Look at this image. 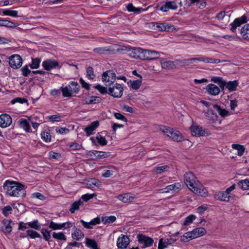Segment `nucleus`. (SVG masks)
<instances>
[{
    "mask_svg": "<svg viewBox=\"0 0 249 249\" xmlns=\"http://www.w3.org/2000/svg\"><path fill=\"white\" fill-rule=\"evenodd\" d=\"M111 169L104 170L102 173V176L104 178L110 177L113 174L114 170H116V168L114 166H111Z\"/></svg>",
    "mask_w": 249,
    "mask_h": 249,
    "instance_id": "864d4df0",
    "label": "nucleus"
},
{
    "mask_svg": "<svg viewBox=\"0 0 249 249\" xmlns=\"http://www.w3.org/2000/svg\"><path fill=\"white\" fill-rule=\"evenodd\" d=\"M53 238L57 240L66 241L67 239L66 236L63 232H53Z\"/></svg>",
    "mask_w": 249,
    "mask_h": 249,
    "instance_id": "603ef678",
    "label": "nucleus"
},
{
    "mask_svg": "<svg viewBox=\"0 0 249 249\" xmlns=\"http://www.w3.org/2000/svg\"><path fill=\"white\" fill-rule=\"evenodd\" d=\"M87 155L93 159H102L107 158L109 156V153L103 151L93 150L89 151Z\"/></svg>",
    "mask_w": 249,
    "mask_h": 249,
    "instance_id": "4468645a",
    "label": "nucleus"
},
{
    "mask_svg": "<svg viewBox=\"0 0 249 249\" xmlns=\"http://www.w3.org/2000/svg\"><path fill=\"white\" fill-rule=\"evenodd\" d=\"M127 9L129 12H134L137 13L141 12L140 8L135 7L132 3H129L127 6Z\"/></svg>",
    "mask_w": 249,
    "mask_h": 249,
    "instance_id": "13d9d810",
    "label": "nucleus"
},
{
    "mask_svg": "<svg viewBox=\"0 0 249 249\" xmlns=\"http://www.w3.org/2000/svg\"><path fill=\"white\" fill-rule=\"evenodd\" d=\"M9 64L13 69H18L22 64V59L19 55L13 54L9 57Z\"/></svg>",
    "mask_w": 249,
    "mask_h": 249,
    "instance_id": "9d476101",
    "label": "nucleus"
},
{
    "mask_svg": "<svg viewBox=\"0 0 249 249\" xmlns=\"http://www.w3.org/2000/svg\"><path fill=\"white\" fill-rule=\"evenodd\" d=\"M41 59L38 58H33L32 63L30 65V67L32 69H36L39 68Z\"/></svg>",
    "mask_w": 249,
    "mask_h": 249,
    "instance_id": "5fc2aeb1",
    "label": "nucleus"
},
{
    "mask_svg": "<svg viewBox=\"0 0 249 249\" xmlns=\"http://www.w3.org/2000/svg\"><path fill=\"white\" fill-rule=\"evenodd\" d=\"M30 123L29 120L23 118L19 119L18 121L19 126L27 132H31Z\"/></svg>",
    "mask_w": 249,
    "mask_h": 249,
    "instance_id": "c756f323",
    "label": "nucleus"
},
{
    "mask_svg": "<svg viewBox=\"0 0 249 249\" xmlns=\"http://www.w3.org/2000/svg\"><path fill=\"white\" fill-rule=\"evenodd\" d=\"M203 112L206 118L210 121L213 123L217 120L218 117L216 113L213 112V110L209 109L204 110Z\"/></svg>",
    "mask_w": 249,
    "mask_h": 249,
    "instance_id": "c85d7f7f",
    "label": "nucleus"
},
{
    "mask_svg": "<svg viewBox=\"0 0 249 249\" xmlns=\"http://www.w3.org/2000/svg\"><path fill=\"white\" fill-rule=\"evenodd\" d=\"M130 243L129 237L126 235L121 234L117 240V246L119 249H126Z\"/></svg>",
    "mask_w": 249,
    "mask_h": 249,
    "instance_id": "9b49d317",
    "label": "nucleus"
},
{
    "mask_svg": "<svg viewBox=\"0 0 249 249\" xmlns=\"http://www.w3.org/2000/svg\"><path fill=\"white\" fill-rule=\"evenodd\" d=\"M72 223L70 222H65L61 224L55 223L53 222H51L50 224V228L53 230H60L62 229H67L72 227Z\"/></svg>",
    "mask_w": 249,
    "mask_h": 249,
    "instance_id": "5701e85b",
    "label": "nucleus"
},
{
    "mask_svg": "<svg viewBox=\"0 0 249 249\" xmlns=\"http://www.w3.org/2000/svg\"><path fill=\"white\" fill-rule=\"evenodd\" d=\"M12 118L7 114H2L0 115V127L6 128L12 124Z\"/></svg>",
    "mask_w": 249,
    "mask_h": 249,
    "instance_id": "2eb2a0df",
    "label": "nucleus"
},
{
    "mask_svg": "<svg viewBox=\"0 0 249 249\" xmlns=\"http://www.w3.org/2000/svg\"><path fill=\"white\" fill-rule=\"evenodd\" d=\"M181 188V184L179 183H177L169 185L166 186L165 188L160 189L159 190V192L162 193H173L174 192L178 191V190L180 189Z\"/></svg>",
    "mask_w": 249,
    "mask_h": 249,
    "instance_id": "f3484780",
    "label": "nucleus"
},
{
    "mask_svg": "<svg viewBox=\"0 0 249 249\" xmlns=\"http://www.w3.org/2000/svg\"><path fill=\"white\" fill-rule=\"evenodd\" d=\"M144 51L140 48H134L130 52L129 54L132 57L143 59Z\"/></svg>",
    "mask_w": 249,
    "mask_h": 249,
    "instance_id": "a878e982",
    "label": "nucleus"
},
{
    "mask_svg": "<svg viewBox=\"0 0 249 249\" xmlns=\"http://www.w3.org/2000/svg\"><path fill=\"white\" fill-rule=\"evenodd\" d=\"M83 205V201L81 200H79L77 201L74 202L71 206L70 209V212L71 213H74L75 211L78 210L81 206Z\"/></svg>",
    "mask_w": 249,
    "mask_h": 249,
    "instance_id": "8fccbe9b",
    "label": "nucleus"
},
{
    "mask_svg": "<svg viewBox=\"0 0 249 249\" xmlns=\"http://www.w3.org/2000/svg\"><path fill=\"white\" fill-rule=\"evenodd\" d=\"M157 10L166 12L169 10H176L178 8L177 3L175 1H168L161 6H157Z\"/></svg>",
    "mask_w": 249,
    "mask_h": 249,
    "instance_id": "ddd939ff",
    "label": "nucleus"
},
{
    "mask_svg": "<svg viewBox=\"0 0 249 249\" xmlns=\"http://www.w3.org/2000/svg\"><path fill=\"white\" fill-rule=\"evenodd\" d=\"M142 81L141 79H138L135 80H129L127 82V85L130 89L134 90L138 89L141 86Z\"/></svg>",
    "mask_w": 249,
    "mask_h": 249,
    "instance_id": "2f4dec72",
    "label": "nucleus"
},
{
    "mask_svg": "<svg viewBox=\"0 0 249 249\" xmlns=\"http://www.w3.org/2000/svg\"><path fill=\"white\" fill-rule=\"evenodd\" d=\"M184 180L185 184L191 191L195 190V187L200 182L195 175L191 172L185 173Z\"/></svg>",
    "mask_w": 249,
    "mask_h": 249,
    "instance_id": "39448f33",
    "label": "nucleus"
},
{
    "mask_svg": "<svg viewBox=\"0 0 249 249\" xmlns=\"http://www.w3.org/2000/svg\"><path fill=\"white\" fill-rule=\"evenodd\" d=\"M27 224H28L30 227L36 230H38L40 228V225L39 224L37 220L29 222Z\"/></svg>",
    "mask_w": 249,
    "mask_h": 249,
    "instance_id": "bf43d9fd",
    "label": "nucleus"
},
{
    "mask_svg": "<svg viewBox=\"0 0 249 249\" xmlns=\"http://www.w3.org/2000/svg\"><path fill=\"white\" fill-rule=\"evenodd\" d=\"M238 85L237 81L234 80L232 81H229L227 82L225 81V84L224 85V88L225 87L230 91H234L236 90L237 87Z\"/></svg>",
    "mask_w": 249,
    "mask_h": 249,
    "instance_id": "72a5a7b5",
    "label": "nucleus"
},
{
    "mask_svg": "<svg viewBox=\"0 0 249 249\" xmlns=\"http://www.w3.org/2000/svg\"><path fill=\"white\" fill-rule=\"evenodd\" d=\"M191 134L194 137H207L211 135L208 129L195 123L193 121L189 127Z\"/></svg>",
    "mask_w": 249,
    "mask_h": 249,
    "instance_id": "20e7f679",
    "label": "nucleus"
},
{
    "mask_svg": "<svg viewBox=\"0 0 249 249\" xmlns=\"http://www.w3.org/2000/svg\"><path fill=\"white\" fill-rule=\"evenodd\" d=\"M85 243L86 246L90 249H99L97 242L93 239L86 238Z\"/></svg>",
    "mask_w": 249,
    "mask_h": 249,
    "instance_id": "4c0bfd02",
    "label": "nucleus"
},
{
    "mask_svg": "<svg viewBox=\"0 0 249 249\" xmlns=\"http://www.w3.org/2000/svg\"><path fill=\"white\" fill-rule=\"evenodd\" d=\"M99 122L98 121H94L91 123V124L86 127L84 129L88 136H90L93 133V131L99 126Z\"/></svg>",
    "mask_w": 249,
    "mask_h": 249,
    "instance_id": "7c9ffc66",
    "label": "nucleus"
},
{
    "mask_svg": "<svg viewBox=\"0 0 249 249\" xmlns=\"http://www.w3.org/2000/svg\"><path fill=\"white\" fill-rule=\"evenodd\" d=\"M160 53L155 51L144 50L143 59L152 60L159 58Z\"/></svg>",
    "mask_w": 249,
    "mask_h": 249,
    "instance_id": "aec40b11",
    "label": "nucleus"
},
{
    "mask_svg": "<svg viewBox=\"0 0 249 249\" xmlns=\"http://www.w3.org/2000/svg\"><path fill=\"white\" fill-rule=\"evenodd\" d=\"M247 20V18L245 15H243L241 18H236L234 19L233 22L231 24V31L234 32L237 27L240 26L242 24L246 23Z\"/></svg>",
    "mask_w": 249,
    "mask_h": 249,
    "instance_id": "4be33fe9",
    "label": "nucleus"
},
{
    "mask_svg": "<svg viewBox=\"0 0 249 249\" xmlns=\"http://www.w3.org/2000/svg\"><path fill=\"white\" fill-rule=\"evenodd\" d=\"M231 148L237 151V155L240 157L244 154L245 151V147L243 145L238 144H232Z\"/></svg>",
    "mask_w": 249,
    "mask_h": 249,
    "instance_id": "37998d69",
    "label": "nucleus"
},
{
    "mask_svg": "<svg viewBox=\"0 0 249 249\" xmlns=\"http://www.w3.org/2000/svg\"><path fill=\"white\" fill-rule=\"evenodd\" d=\"M160 63L162 69H173L176 66L175 62L172 61H164L161 59Z\"/></svg>",
    "mask_w": 249,
    "mask_h": 249,
    "instance_id": "ea45409f",
    "label": "nucleus"
},
{
    "mask_svg": "<svg viewBox=\"0 0 249 249\" xmlns=\"http://www.w3.org/2000/svg\"><path fill=\"white\" fill-rule=\"evenodd\" d=\"M18 25L12 21L0 18V26H4L9 28H14L16 27Z\"/></svg>",
    "mask_w": 249,
    "mask_h": 249,
    "instance_id": "58836bf2",
    "label": "nucleus"
},
{
    "mask_svg": "<svg viewBox=\"0 0 249 249\" xmlns=\"http://www.w3.org/2000/svg\"><path fill=\"white\" fill-rule=\"evenodd\" d=\"M96 139L98 143L101 145H105L107 144V141L105 138L101 135H99L97 136Z\"/></svg>",
    "mask_w": 249,
    "mask_h": 249,
    "instance_id": "052dcab7",
    "label": "nucleus"
},
{
    "mask_svg": "<svg viewBox=\"0 0 249 249\" xmlns=\"http://www.w3.org/2000/svg\"><path fill=\"white\" fill-rule=\"evenodd\" d=\"M12 221L9 219H4L1 224L0 228L2 231L9 233L12 231Z\"/></svg>",
    "mask_w": 249,
    "mask_h": 249,
    "instance_id": "cd10ccee",
    "label": "nucleus"
},
{
    "mask_svg": "<svg viewBox=\"0 0 249 249\" xmlns=\"http://www.w3.org/2000/svg\"><path fill=\"white\" fill-rule=\"evenodd\" d=\"M58 63L53 59H47L42 62V66L47 71H50L58 67Z\"/></svg>",
    "mask_w": 249,
    "mask_h": 249,
    "instance_id": "a211bd4d",
    "label": "nucleus"
},
{
    "mask_svg": "<svg viewBox=\"0 0 249 249\" xmlns=\"http://www.w3.org/2000/svg\"><path fill=\"white\" fill-rule=\"evenodd\" d=\"M84 236V233L79 229H76L72 234L73 239L78 241L83 239Z\"/></svg>",
    "mask_w": 249,
    "mask_h": 249,
    "instance_id": "49530a36",
    "label": "nucleus"
},
{
    "mask_svg": "<svg viewBox=\"0 0 249 249\" xmlns=\"http://www.w3.org/2000/svg\"><path fill=\"white\" fill-rule=\"evenodd\" d=\"M118 199L124 202L128 203L133 201L136 198L134 194L130 193H125L122 195H119L117 196Z\"/></svg>",
    "mask_w": 249,
    "mask_h": 249,
    "instance_id": "b1692460",
    "label": "nucleus"
},
{
    "mask_svg": "<svg viewBox=\"0 0 249 249\" xmlns=\"http://www.w3.org/2000/svg\"><path fill=\"white\" fill-rule=\"evenodd\" d=\"M81 222L85 228L87 229H92L93 226L100 223V219H93L89 222H87L83 220H81Z\"/></svg>",
    "mask_w": 249,
    "mask_h": 249,
    "instance_id": "f704fd0d",
    "label": "nucleus"
},
{
    "mask_svg": "<svg viewBox=\"0 0 249 249\" xmlns=\"http://www.w3.org/2000/svg\"><path fill=\"white\" fill-rule=\"evenodd\" d=\"M195 188V190H193L192 192L196 194L203 197H206L208 196V192L207 189L200 182Z\"/></svg>",
    "mask_w": 249,
    "mask_h": 249,
    "instance_id": "412c9836",
    "label": "nucleus"
},
{
    "mask_svg": "<svg viewBox=\"0 0 249 249\" xmlns=\"http://www.w3.org/2000/svg\"><path fill=\"white\" fill-rule=\"evenodd\" d=\"M168 166L167 165H163L155 167L154 169V172L156 174H160L167 170Z\"/></svg>",
    "mask_w": 249,
    "mask_h": 249,
    "instance_id": "4d7b16f0",
    "label": "nucleus"
},
{
    "mask_svg": "<svg viewBox=\"0 0 249 249\" xmlns=\"http://www.w3.org/2000/svg\"><path fill=\"white\" fill-rule=\"evenodd\" d=\"M213 107L218 113L219 115L222 118H225L231 115V113H230L229 111H228L225 108H222L217 105H213Z\"/></svg>",
    "mask_w": 249,
    "mask_h": 249,
    "instance_id": "473e14b6",
    "label": "nucleus"
},
{
    "mask_svg": "<svg viewBox=\"0 0 249 249\" xmlns=\"http://www.w3.org/2000/svg\"><path fill=\"white\" fill-rule=\"evenodd\" d=\"M2 14L4 16H9L12 17H18V12L17 10H13L9 9H4L2 11Z\"/></svg>",
    "mask_w": 249,
    "mask_h": 249,
    "instance_id": "de8ad7c7",
    "label": "nucleus"
},
{
    "mask_svg": "<svg viewBox=\"0 0 249 249\" xmlns=\"http://www.w3.org/2000/svg\"><path fill=\"white\" fill-rule=\"evenodd\" d=\"M55 131L57 133L65 135L69 132V129L63 127H56L55 129Z\"/></svg>",
    "mask_w": 249,
    "mask_h": 249,
    "instance_id": "0e129e2a",
    "label": "nucleus"
},
{
    "mask_svg": "<svg viewBox=\"0 0 249 249\" xmlns=\"http://www.w3.org/2000/svg\"><path fill=\"white\" fill-rule=\"evenodd\" d=\"M12 209L10 206H6L2 209V213L5 216H8L11 213Z\"/></svg>",
    "mask_w": 249,
    "mask_h": 249,
    "instance_id": "69168bd1",
    "label": "nucleus"
},
{
    "mask_svg": "<svg viewBox=\"0 0 249 249\" xmlns=\"http://www.w3.org/2000/svg\"><path fill=\"white\" fill-rule=\"evenodd\" d=\"M21 71L22 72V74L24 76H27L31 72L27 65L23 66L21 69Z\"/></svg>",
    "mask_w": 249,
    "mask_h": 249,
    "instance_id": "774afa93",
    "label": "nucleus"
},
{
    "mask_svg": "<svg viewBox=\"0 0 249 249\" xmlns=\"http://www.w3.org/2000/svg\"><path fill=\"white\" fill-rule=\"evenodd\" d=\"M3 186L6 195L9 196L23 197L26 195L25 185L18 182L7 180Z\"/></svg>",
    "mask_w": 249,
    "mask_h": 249,
    "instance_id": "f257e3e1",
    "label": "nucleus"
},
{
    "mask_svg": "<svg viewBox=\"0 0 249 249\" xmlns=\"http://www.w3.org/2000/svg\"><path fill=\"white\" fill-rule=\"evenodd\" d=\"M116 74L111 71H107L102 76V81L106 86H110L116 80Z\"/></svg>",
    "mask_w": 249,
    "mask_h": 249,
    "instance_id": "0eeeda50",
    "label": "nucleus"
},
{
    "mask_svg": "<svg viewBox=\"0 0 249 249\" xmlns=\"http://www.w3.org/2000/svg\"><path fill=\"white\" fill-rule=\"evenodd\" d=\"M123 91L122 85L118 83L108 88V94L115 98H120L123 95Z\"/></svg>",
    "mask_w": 249,
    "mask_h": 249,
    "instance_id": "6e6552de",
    "label": "nucleus"
},
{
    "mask_svg": "<svg viewBox=\"0 0 249 249\" xmlns=\"http://www.w3.org/2000/svg\"><path fill=\"white\" fill-rule=\"evenodd\" d=\"M195 238H198L204 235L206 231L203 228H198L192 231Z\"/></svg>",
    "mask_w": 249,
    "mask_h": 249,
    "instance_id": "c03bdc74",
    "label": "nucleus"
},
{
    "mask_svg": "<svg viewBox=\"0 0 249 249\" xmlns=\"http://www.w3.org/2000/svg\"><path fill=\"white\" fill-rule=\"evenodd\" d=\"M94 52L99 54H107L112 51L110 47H99L94 49Z\"/></svg>",
    "mask_w": 249,
    "mask_h": 249,
    "instance_id": "a19ab883",
    "label": "nucleus"
},
{
    "mask_svg": "<svg viewBox=\"0 0 249 249\" xmlns=\"http://www.w3.org/2000/svg\"><path fill=\"white\" fill-rule=\"evenodd\" d=\"M137 238L139 243L142 246V248L150 247L154 243V240L152 238L142 234H138Z\"/></svg>",
    "mask_w": 249,
    "mask_h": 249,
    "instance_id": "1a4fd4ad",
    "label": "nucleus"
},
{
    "mask_svg": "<svg viewBox=\"0 0 249 249\" xmlns=\"http://www.w3.org/2000/svg\"><path fill=\"white\" fill-rule=\"evenodd\" d=\"M49 156L50 159L58 160L61 158L60 154L52 151L49 152Z\"/></svg>",
    "mask_w": 249,
    "mask_h": 249,
    "instance_id": "e2e57ef3",
    "label": "nucleus"
},
{
    "mask_svg": "<svg viewBox=\"0 0 249 249\" xmlns=\"http://www.w3.org/2000/svg\"><path fill=\"white\" fill-rule=\"evenodd\" d=\"M94 89H97L102 94H108V88L103 86L100 84H97L94 85L93 87Z\"/></svg>",
    "mask_w": 249,
    "mask_h": 249,
    "instance_id": "3c124183",
    "label": "nucleus"
},
{
    "mask_svg": "<svg viewBox=\"0 0 249 249\" xmlns=\"http://www.w3.org/2000/svg\"><path fill=\"white\" fill-rule=\"evenodd\" d=\"M87 77L90 80H93L95 77L92 68L89 67L87 69Z\"/></svg>",
    "mask_w": 249,
    "mask_h": 249,
    "instance_id": "6e6d98bb",
    "label": "nucleus"
},
{
    "mask_svg": "<svg viewBox=\"0 0 249 249\" xmlns=\"http://www.w3.org/2000/svg\"><path fill=\"white\" fill-rule=\"evenodd\" d=\"M27 102V100L26 99L19 98V97L14 98L11 101V103L12 104H14L16 103H19L20 104H23V103H26Z\"/></svg>",
    "mask_w": 249,
    "mask_h": 249,
    "instance_id": "680f3d73",
    "label": "nucleus"
},
{
    "mask_svg": "<svg viewBox=\"0 0 249 249\" xmlns=\"http://www.w3.org/2000/svg\"><path fill=\"white\" fill-rule=\"evenodd\" d=\"M239 187L243 190H249V179H242L238 182Z\"/></svg>",
    "mask_w": 249,
    "mask_h": 249,
    "instance_id": "a18cd8bd",
    "label": "nucleus"
},
{
    "mask_svg": "<svg viewBox=\"0 0 249 249\" xmlns=\"http://www.w3.org/2000/svg\"><path fill=\"white\" fill-rule=\"evenodd\" d=\"M240 33L244 39H249V24H246L242 27Z\"/></svg>",
    "mask_w": 249,
    "mask_h": 249,
    "instance_id": "79ce46f5",
    "label": "nucleus"
},
{
    "mask_svg": "<svg viewBox=\"0 0 249 249\" xmlns=\"http://www.w3.org/2000/svg\"><path fill=\"white\" fill-rule=\"evenodd\" d=\"M152 24L153 29L159 31L172 32L178 30V27L169 23L154 22Z\"/></svg>",
    "mask_w": 249,
    "mask_h": 249,
    "instance_id": "423d86ee",
    "label": "nucleus"
},
{
    "mask_svg": "<svg viewBox=\"0 0 249 249\" xmlns=\"http://www.w3.org/2000/svg\"><path fill=\"white\" fill-rule=\"evenodd\" d=\"M157 129L174 141L179 142L184 140V138L181 133L178 130L171 127L164 125H159Z\"/></svg>",
    "mask_w": 249,
    "mask_h": 249,
    "instance_id": "f03ea898",
    "label": "nucleus"
},
{
    "mask_svg": "<svg viewBox=\"0 0 249 249\" xmlns=\"http://www.w3.org/2000/svg\"><path fill=\"white\" fill-rule=\"evenodd\" d=\"M211 81L218 84L221 89H224L225 80H224L222 77L219 76H212L211 78Z\"/></svg>",
    "mask_w": 249,
    "mask_h": 249,
    "instance_id": "e433bc0d",
    "label": "nucleus"
},
{
    "mask_svg": "<svg viewBox=\"0 0 249 249\" xmlns=\"http://www.w3.org/2000/svg\"><path fill=\"white\" fill-rule=\"evenodd\" d=\"M71 150H79L81 148V145L75 143V142H71L68 144Z\"/></svg>",
    "mask_w": 249,
    "mask_h": 249,
    "instance_id": "338daca9",
    "label": "nucleus"
},
{
    "mask_svg": "<svg viewBox=\"0 0 249 249\" xmlns=\"http://www.w3.org/2000/svg\"><path fill=\"white\" fill-rule=\"evenodd\" d=\"M176 240L173 238H161L159 240L158 244V249H164L169 245H171L175 243Z\"/></svg>",
    "mask_w": 249,
    "mask_h": 249,
    "instance_id": "dca6fc26",
    "label": "nucleus"
},
{
    "mask_svg": "<svg viewBox=\"0 0 249 249\" xmlns=\"http://www.w3.org/2000/svg\"><path fill=\"white\" fill-rule=\"evenodd\" d=\"M214 198L217 200L226 202L229 201L231 199L225 191H219L215 193L214 195Z\"/></svg>",
    "mask_w": 249,
    "mask_h": 249,
    "instance_id": "bb28decb",
    "label": "nucleus"
},
{
    "mask_svg": "<svg viewBox=\"0 0 249 249\" xmlns=\"http://www.w3.org/2000/svg\"><path fill=\"white\" fill-rule=\"evenodd\" d=\"M87 188L94 190L95 188H98L101 186V181L96 178H90L86 182Z\"/></svg>",
    "mask_w": 249,
    "mask_h": 249,
    "instance_id": "393cba45",
    "label": "nucleus"
},
{
    "mask_svg": "<svg viewBox=\"0 0 249 249\" xmlns=\"http://www.w3.org/2000/svg\"><path fill=\"white\" fill-rule=\"evenodd\" d=\"M196 60L210 63H218L220 62V60L218 59H214L212 58L202 57L200 58H194L185 60L183 62V63L184 64L189 65L191 63H192L194 61Z\"/></svg>",
    "mask_w": 249,
    "mask_h": 249,
    "instance_id": "f8f14e48",
    "label": "nucleus"
},
{
    "mask_svg": "<svg viewBox=\"0 0 249 249\" xmlns=\"http://www.w3.org/2000/svg\"><path fill=\"white\" fill-rule=\"evenodd\" d=\"M79 89L78 83L73 81L70 82L67 86L62 87L60 88L62 95L64 97L74 96L75 94L79 92Z\"/></svg>",
    "mask_w": 249,
    "mask_h": 249,
    "instance_id": "7ed1b4c3",
    "label": "nucleus"
},
{
    "mask_svg": "<svg viewBox=\"0 0 249 249\" xmlns=\"http://www.w3.org/2000/svg\"><path fill=\"white\" fill-rule=\"evenodd\" d=\"M101 99L99 97L92 96L89 98H86L83 100V103L85 105H89L92 104H97L100 103Z\"/></svg>",
    "mask_w": 249,
    "mask_h": 249,
    "instance_id": "c9c22d12",
    "label": "nucleus"
},
{
    "mask_svg": "<svg viewBox=\"0 0 249 249\" xmlns=\"http://www.w3.org/2000/svg\"><path fill=\"white\" fill-rule=\"evenodd\" d=\"M205 89L209 94L213 96L218 95L220 92V88L214 84H208L206 86Z\"/></svg>",
    "mask_w": 249,
    "mask_h": 249,
    "instance_id": "6ab92c4d",
    "label": "nucleus"
},
{
    "mask_svg": "<svg viewBox=\"0 0 249 249\" xmlns=\"http://www.w3.org/2000/svg\"><path fill=\"white\" fill-rule=\"evenodd\" d=\"M41 139L46 142L51 141V135L48 129L43 131L41 133Z\"/></svg>",
    "mask_w": 249,
    "mask_h": 249,
    "instance_id": "09e8293b",
    "label": "nucleus"
}]
</instances>
